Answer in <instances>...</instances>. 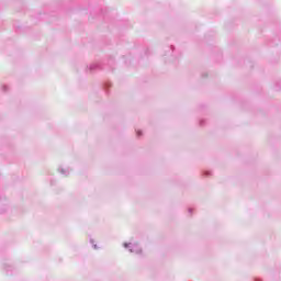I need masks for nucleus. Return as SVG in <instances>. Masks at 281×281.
I'll list each match as a JSON object with an SVG mask.
<instances>
[{
    "label": "nucleus",
    "instance_id": "nucleus-1",
    "mask_svg": "<svg viewBox=\"0 0 281 281\" xmlns=\"http://www.w3.org/2000/svg\"><path fill=\"white\" fill-rule=\"evenodd\" d=\"M131 254H142V249H139V246L133 245L130 248Z\"/></svg>",
    "mask_w": 281,
    "mask_h": 281
},
{
    "label": "nucleus",
    "instance_id": "nucleus-2",
    "mask_svg": "<svg viewBox=\"0 0 281 281\" xmlns=\"http://www.w3.org/2000/svg\"><path fill=\"white\" fill-rule=\"evenodd\" d=\"M130 245H131V244H124V247H125V248H128Z\"/></svg>",
    "mask_w": 281,
    "mask_h": 281
},
{
    "label": "nucleus",
    "instance_id": "nucleus-3",
    "mask_svg": "<svg viewBox=\"0 0 281 281\" xmlns=\"http://www.w3.org/2000/svg\"><path fill=\"white\" fill-rule=\"evenodd\" d=\"M137 135H139V132H137Z\"/></svg>",
    "mask_w": 281,
    "mask_h": 281
}]
</instances>
